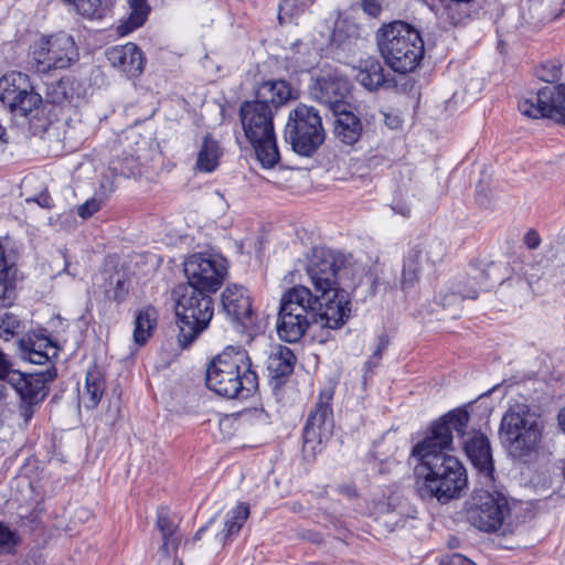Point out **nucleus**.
Wrapping results in <instances>:
<instances>
[{
    "instance_id": "f257e3e1",
    "label": "nucleus",
    "mask_w": 565,
    "mask_h": 565,
    "mask_svg": "<svg viewBox=\"0 0 565 565\" xmlns=\"http://www.w3.org/2000/svg\"><path fill=\"white\" fill-rule=\"evenodd\" d=\"M470 415L465 408H456L430 426L424 440L416 444L412 455L418 459L415 467V489L423 500L436 499L446 503L460 495L467 487V472L463 465L446 452L454 436H463Z\"/></svg>"
},
{
    "instance_id": "f03ea898",
    "label": "nucleus",
    "mask_w": 565,
    "mask_h": 565,
    "mask_svg": "<svg viewBox=\"0 0 565 565\" xmlns=\"http://www.w3.org/2000/svg\"><path fill=\"white\" fill-rule=\"evenodd\" d=\"M205 382L209 390L226 398L247 397L258 385L247 352L232 347L210 362Z\"/></svg>"
},
{
    "instance_id": "7ed1b4c3",
    "label": "nucleus",
    "mask_w": 565,
    "mask_h": 565,
    "mask_svg": "<svg viewBox=\"0 0 565 565\" xmlns=\"http://www.w3.org/2000/svg\"><path fill=\"white\" fill-rule=\"evenodd\" d=\"M376 42L385 64L396 73L415 71L424 57L419 31L401 20L383 24L376 32Z\"/></svg>"
},
{
    "instance_id": "20e7f679",
    "label": "nucleus",
    "mask_w": 565,
    "mask_h": 565,
    "mask_svg": "<svg viewBox=\"0 0 565 565\" xmlns=\"http://www.w3.org/2000/svg\"><path fill=\"white\" fill-rule=\"evenodd\" d=\"M244 135L254 148L264 168H273L280 159L274 129V110L269 104L258 100L244 102L239 107Z\"/></svg>"
},
{
    "instance_id": "39448f33",
    "label": "nucleus",
    "mask_w": 565,
    "mask_h": 565,
    "mask_svg": "<svg viewBox=\"0 0 565 565\" xmlns=\"http://www.w3.org/2000/svg\"><path fill=\"white\" fill-rule=\"evenodd\" d=\"M210 294L193 286L179 285L174 288L178 342L181 348H188L212 320L214 307Z\"/></svg>"
},
{
    "instance_id": "423d86ee",
    "label": "nucleus",
    "mask_w": 565,
    "mask_h": 565,
    "mask_svg": "<svg viewBox=\"0 0 565 565\" xmlns=\"http://www.w3.org/2000/svg\"><path fill=\"white\" fill-rule=\"evenodd\" d=\"M543 434L540 417L525 404L511 406L501 419L499 435L511 456L521 458L534 451Z\"/></svg>"
},
{
    "instance_id": "0eeeda50",
    "label": "nucleus",
    "mask_w": 565,
    "mask_h": 565,
    "mask_svg": "<svg viewBox=\"0 0 565 565\" xmlns=\"http://www.w3.org/2000/svg\"><path fill=\"white\" fill-rule=\"evenodd\" d=\"M285 139L292 150L303 157H310L323 143L326 131L319 111L305 104L297 105L288 116Z\"/></svg>"
},
{
    "instance_id": "6e6552de",
    "label": "nucleus",
    "mask_w": 565,
    "mask_h": 565,
    "mask_svg": "<svg viewBox=\"0 0 565 565\" xmlns=\"http://www.w3.org/2000/svg\"><path fill=\"white\" fill-rule=\"evenodd\" d=\"M467 521L479 531L493 533L508 525L511 508L498 491H476L466 503Z\"/></svg>"
},
{
    "instance_id": "1a4fd4ad",
    "label": "nucleus",
    "mask_w": 565,
    "mask_h": 565,
    "mask_svg": "<svg viewBox=\"0 0 565 565\" xmlns=\"http://www.w3.org/2000/svg\"><path fill=\"white\" fill-rule=\"evenodd\" d=\"M32 58L40 73L64 70L78 60L74 39L64 32L42 36L33 46Z\"/></svg>"
},
{
    "instance_id": "9d476101",
    "label": "nucleus",
    "mask_w": 565,
    "mask_h": 565,
    "mask_svg": "<svg viewBox=\"0 0 565 565\" xmlns=\"http://www.w3.org/2000/svg\"><path fill=\"white\" fill-rule=\"evenodd\" d=\"M332 397L333 393L331 391L321 392L315 408L308 415L303 428V451L306 455H316L321 450V445L332 435Z\"/></svg>"
},
{
    "instance_id": "9b49d317",
    "label": "nucleus",
    "mask_w": 565,
    "mask_h": 565,
    "mask_svg": "<svg viewBox=\"0 0 565 565\" xmlns=\"http://www.w3.org/2000/svg\"><path fill=\"white\" fill-rule=\"evenodd\" d=\"M226 273L223 259L201 253L193 254L184 262L188 281L181 286H193L200 291L212 294L221 287Z\"/></svg>"
},
{
    "instance_id": "f8f14e48",
    "label": "nucleus",
    "mask_w": 565,
    "mask_h": 565,
    "mask_svg": "<svg viewBox=\"0 0 565 565\" xmlns=\"http://www.w3.org/2000/svg\"><path fill=\"white\" fill-rule=\"evenodd\" d=\"M0 100L10 111L28 116L42 102L35 93L29 76L20 72H11L0 78Z\"/></svg>"
},
{
    "instance_id": "ddd939ff",
    "label": "nucleus",
    "mask_w": 565,
    "mask_h": 565,
    "mask_svg": "<svg viewBox=\"0 0 565 565\" xmlns=\"http://www.w3.org/2000/svg\"><path fill=\"white\" fill-rule=\"evenodd\" d=\"M519 110L529 118H550L565 125V84L539 89L519 102Z\"/></svg>"
},
{
    "instance_id": "4468645a",
    "label": "nucleus",
    "mask_w": 565,
    "mask_h": 565,
    "mask_svg": "<svg viewBox=\"0 0 565 565\" xmlns=\"http://www.w3.org/2000/svg\"><path fill=\"white\" fill-rule=\"evenodd\" d=\"M340 255L331 250L315 249L307 265V274L321 298L330 295L338 285V271L341 268Z\"/></svg>"
},
{
    "instance_id": "2eb2a0df",
    "label": "nucleus",
    "mask_w": 565,
    "mask_h": 565,
    "mask_svg": "<svg viewBox=\"0 0 565 565\" xmlns=\"http://www.w3.org/2000/svg\"><path fill=\"white\" fill-rule=\"evenodd\" d=\"M55 377L56 370L54 366L36 373L17 371L10 374L8 384L18 393L23 403L38 404L44 399L49 392L47 384Z\"/></svg>"
},
{
    "instance_id": "dca6fc26",
    "label": "nucleus",
    "mask_w": 565,
    "mask_h": 565,
    "mask_svg": "<svg viewBox=\"0 0 565 565\" xmlns=\"http://www.w3.org/2000/svg\"><path fill=\"white\" fill-rule=\"evenodd\" d=\"M467 429L468 426L463 436H458L467 457L479 471L490 475L493 471V460L488 437L481 431Z\"/></svg>"
},
{
    "instance_id": "f3484780",
    "label": "nucleus",
    "mask_w": 565,
    "mask_h": 565,
    "mask_svg": "<svg viewBox=\"0 0 565 565\" xmlns=\"http://www.w3.org/2000/svg\"><path fill=\"white\" fill-rule=\"evenodd\" d=\"M221 302L224 312L235 322L243 326L252 320L253 306L249 291L241 285L227 286L222 295Z\"/></svg>"
},
{
    "instance_id": "a211bd4d",
    "label": "nucleus",
    "mask_w": 565,
    "mask_h": 565,
    "mask_svg": "<svg viewBox=\"0 0 565 565\" xmlns=\"http://www.w3.org/2000/svg\"><path fill=\"white\" fill-rule=\"evenodd\" d=\"M106 57L111 66L120 70L129 78L138 77L145 67V56L134 43L109 47Z\"/></svg>"
},
{
    "instance_id": "6ab92c4d",
    "label": "nucleus",
    "mask_w": 565,
    "mask_h": 565,
    "mask_svg": "<svg viewBox=\"0 0 565 565\" xmlns=\"http://www.w3.org/2000/svg\"><path fill=\"white\" fill-rule=\"evenodd\" d=\"M330 294H332L331 298L329 295L322 298L324 303L321 302L320 317L317 324L329 329H338L349 319L351 306L344 290L334 289Z\"/></svg>"
},
{
    "instance_id": "aec40b11",
    "label": "nucleus",
    "mask_w": 565,
    "mask_h": 565,
    "mask_svg": "<svg viewBox=\"0 0 565 565\" xmlns=\"http://www.w3.org/2000/svg\"><path fill=\"white\" fill-rule=\"evenodd\" d=\"M347 94L348 83L341 78H319L310 88L312 98L329 106L333 113L348 107L344 103Z\"/></svg>"
},
{
    "instance_id": "412c9836",
    "label": "nucleus",
    "mask_w": 565,
    "mask_h": 565,
    "mask_svg": "<svg viewBox=\"0 0 565 565\" xmlns=\"http://www.w3.org/2000/svg\"><path fill=\"white\" fill-rule=\"evenodd\" d=\"M315 322L308 320V317L299 316L291 310L285 311L279 308L276 329L280 340L288 343L298 342Z\"/></svg>"
},
{
    "instance_id": "4be33fe9",
    "label": "nucleus",
    "mask_w": 565,
    "mask_h": 565,
    "mask_svg": "<svg viewBox=\"0 0 565 565\" xmlns=\"http://www.w3.org/2000/svg\"><path fill=\"white\" fill-rule=\"evenodd\" d=\"M333 114L335 115L333 131L337 139L347 146L358 142L363 131L360 118L348 110V107Z\"/></svg>"
},
{
    "instance_id": "5701e85b",
    "label": "nucleus",
    "mask_w": 565,
    "mask_h": 565,
    "mask_svg": "<svg viewBox=\"0 0 565 565\" xmlns=\"http://www.w3.org/2000/svg\"><path fill=\"white\" fill-rule=\"evenodd\" d=\"M21 347L24 359L33 364H45L51 356L57 354V347L47 337L29 338L22 340Z\"/></svg>"
},
{
    "instance_id": "b1692460",
    "label": "nucleus",
    "mask_w": 565,
    "mask_h": 565,
    "mask_svg": "<svg viewBox=\"0 0 565 565\" xmlns=\"http://www.w3.org/2000/svg\"><path fill=\"white\" fill-rule=\"evenodd\" d=\"M291 98L292 89L286 81H267L256 90V100L269 104L273 110Z\"/></svg>"
},
{
    "instance_id": "393cba45",
    "label": "nucleus",
    "mask_w": 565,
    "mask_h": 565,
    "mask_svg": "<svg viewBox=\"0 0 565 565\" xmlns=\"http://www.w3.org/2000/svg\"><path fill=\"white\" fill-rule=\"evenodd\" d=\"M355 79L367 90H376L385 82L384 70L376 57H367L359 62Z\"/></svg>"
},
{
    "instance_id": "a878e982",
    "label": "nucleus",
    "mask_w": 565,
    "mask_h": 565,
    "mask_svg": "<svg viewBox=\"0 0 565 565\" xmlns=\"http://www.w3.org/2000/svg\"><path fill=\"white\" fill-rule=\"evenodd\" d=\"M296 362L294 352L284 345L274 348L267 359V370L271 377L280 379L292 373Z\"/></svg>"
},
{
    "instance_id": "bb28decb",
    "label": "nucleus",
    "mask_w": 565,
    "mask_h": 565,
    "mask_svg": "<svg viewBox=\"0 0 565 565\" xmlns=\"http://www.w3.org/2000/svg\"><path fill=\"white\" fill-rule=\"evenodd\" d=\"M134 324V342L139 347L145 345L157 327V311L151 307L139 310Z\"/></svg>"
},
{
    "instance_id": "cd10ccee",
    "label": "nucleus",
    "mask_w": 565,
    "mask_h": 565,
    "mask_svg": "<svg viewBox=\"0 0 565 565\" xmlns=\"http://www.w3.org/2000/svg\"><path fill=\"white\" fill-rule=\"evenodd\" d=\"M105 379L100 371L94 366L86 373L85 388L82 393V399L86 408H95L105 392Z\"/></svg>"
},
{
    "instance_id": "c85d7f7f",
    "label": "nucleus",
    "mask_w": 565,
    "mask_h": 565,
    "mask_svg": "<svg viewBox=\"0 0 565 565\" xmlns=\"http://www.w3.org/2000/svg\"><path fill=\"white\" fill-rule=\"evenodd\" d=\"M321 295L313 296L311 290L302 285L294 286L287 289L280 299L279 307H321Z\"/></svg>"
},
{
    "instance_id": "c756f323",
    "label": "nucleus",
    "mask_w": 565,
    "mask_h": 565,
    "mask_svg": "<svg viewBox=\"0 0 565 565\" xmlns=\"http://www.w3.org/2000/svg\"><path fill=\"white\" fill-rule=\"evenodd\" d=\"M476 278H468L466 281H459L456 289L450 292L440 294L439 302L444 308L458 306L465 299H477L479 287H477Z\"/></svg>"
},
{
    "instance_id": "7c9ffc66",
    "label": "nucleus",
    "mask_w": 565,
    "mask_h": 565,
    "mask_svg": "<svg viewBox=\"0 0 565 565\" xmlns=\"http://www.w3.org/2000/svg\"><path fill=\"white\" fill-rule=\"evenodd\" d=\"M128 2L131 11L128 18L117 26V32L121 36L140 28L150 12L147 0H128Z\"/></svg>"
},
{
    "instance_id": "2f4dec72",
    "label": "nucleus",
    "mask_w": 565,
    "mask_h": 565,
    "mask_svg": "<svg viewBox=\"0 0 565 565\" xmlns=\"http://www.w3.org/2000/svg\"><path fill=\"white\" fill-rule=\"evenodd\" d=\"M157 527L162 533L161 550L163 554L170 556L177 550L180 537L175 533V525L170 521L168 512L163 508L158 511Z\"/></svg>"
},
{
    "instance_id": "473e14b6",
    "label": "nucleus",
    "mask_w": 565,
    "mask_h": 565,
    "mask_svg": "<svg viewBox=\"0 0 565 565\" xmlns=\"http://www.w3.org/2000/svg\"><path fill=\"white\" fill-rule=\"evenodd\" d=\"M220 148L216 141L206 136L198 154L196 168L201 172H212L218 166Z\"/></svg>"
},
{
    "instance_id": "72a5a7b5",
    "label": "nucleus",
    "mask_w": 565,
    "mask_h": 565,
    "mask_svg": "<svg viewBox=\"0 0 565 565\" xmlns=\"http://www.w3.org/2000/svg\"><path fill=\"white\" fill-rule=\"evenodd\" d=\"M422 250L411 249L404 260L403 273H402V287L406 289L412 287L419 279V273L422 270Z\"/></svg>"
},
{
    "instance_id": "f704fd0d",
    "label": "nucleus",
    "mask_w": 565,
    "mask_h": 565,
    "mask_svg": "<svg viewBox=\"0 0 565 565\" xmlns=\"http://www.w3.org/2000/svg\"><path fill=\"white\" fill-rule=\"evenodd\" d=\"M412 249L422 250V263L425 260L427 264L436 265L444 260L447 254V245L439 238H431L423 244L414 246Z\"/></svg>"
},
{
    "instance_id": "c9c22d12",
    "label": "nucleus",
    "mask_w": 565,
    "mask_h": 565,
    "mask_svg": "<svg viewBox=\"0 0 565 565\" xmlns=\"http://www.w3.org/2000/svg\"><path fill=\"white\" fill-rule=\"evenodd\" d=\"M46 97L50 103L62 105L72 103L74 98V82L70 78H62L47 87Z\"/></svg>"
},
{
    "instance_id": "e433bc0d",
    "label": "nucleus",
    "mask_w": 565,
    "mask_h": 565,
    "mask_svg": "<svg viewBox=\"0 0 565 565\" xmlns=\"http://www.w3.org/2000/svg\"><path fill=\"white\" fill-rule=\"evenodd\" d=\"M79 14L89 19H100L110 9L111 2L109 0H70Z\"/></svg>"
},
{
    "instance_id": "4c0bfd02",
    "label": "nucleus",
    "mask_w": 565,
    "mask_h": 565,
    "mask_svg": "<svg viewBox=\"0 0 565 565\" xmlns=\"http://www.w3.org/2000/svg\"><path fill=\"white\" fill-rule=\"evenodd\" d=\"M315 0H281L279 3L278 20L280 23L290 22L311 7Z\"/></svg>"
},
{
    "instance_id": "58836bf2",
    "label": "nucleus",
    "mask_w": 565,
    "mask_h": 565,
    "mask_svg": "<svg viewBox=\"0 0 565 565\" xmlns=\"http://www.w3.org/2000/svg\"><path fill=\"white\" fill-rule=\"evenodd\" d=\"M449 21L457 25L469 17L472 0H439Z\"/></svg>"
},
{
    "instance_id": "ea45409f",
    "label": "nucleus",
    "mask_w": 565,
    "mask_h": 565,
    "mask_svg": "<svg viewBox=\"0 0 565 565\" xmlns=\"http://www.w3.org/2000/svg\"><path fill=\"white\" fill-rule=\"evenodd\" d=\"M248 515L249 508L247 504L241 503L237 507H235L225 522V535L231 536L238 533V531L242 529L243 524L247 520Z\"/></svg>"
},
{
    "instance_id": "a19ab883",
    "label": "nucleus",
    "mask_w": 565,
    "mask_h": 565,
    "mask_svg": "<svg viewBox=\"0 0 565 565\" xmlns=\"http://www.w3.org/2000/svg\"><path fill=\"white\" fill-rule=\"evenodd\" d=\"M375 521L379 525L386 527L388 531H394L398 527H403L407 520L394 510H386L380 512Z\"/></svg>"
},
{
    "instance_id": "79ce46f5",
    "label": "nucleus",
    "mask_w": 565,
    "mask_h": 565,
    "mask_svg": "<svg viewBox=\"0 0 565 565\" xmlns=\"http://www.w3.org/2000/svg\"><path fill=\"white\" fill-rule=\"evenodd\" d=\"M19 540V535L15 531L0 523V554L13 553Z\"/></svg>"
},
{
    "instance_id": "37998d69",
    "label": "nucleus",
    "mask_w": 565,
    "mask_h": 565,
    "mask_svg": "<svg viewBox=\"0 0 565 565\" xmlns=\"http://www.w3.org/2000/svg\"><path fill=\"white\" fill-rule=\"evenodd\" d=\"M536 76L546 83H554L561 79V64L555 61L543 63L536 71Z\"/></svg>"
},
{
    "instance_id": "c03bdc74",
    "label": "nucleus",
    "mask_w": 565,
    "mask_h": 565,
    "mask_svg": "<svg viewBox=\"0 0 565 565\" xmlns=\"http://www.w3.org/2000/svg\"><path fill=\"white\" fill-rule=\"evenodd\" d=\"M20 327V320L15 316L8 313L1 319L0 337L8 341L19 332Z\"/></svg>"
},
{
    "instance_id": "a18cd8bd",
    "label": "nucleus",
    "mask_w": 565,
    "mask_h": 565,
    "mask_svg": "<svg viewBox=\"0 0 565 565\" xmlns=\"http://www.w3.org/2000/svg\"><path fill=\"white\" fill-rule=\"evenodd\" d=\"M103 205V200L97 198H92L84 202L83 204L77 206V214L86 220L90 217L94 213L100 210Z\"/></svg>"
},
{
    "instance_id": "49530a36",
    "label": "nucleus",
    "mask_w": 565,
    "mask_h": 565,
    "mask_svg": "<svg viewBox=\"0 0 565 565\" xmlns=\"http://www.w3.org/2000/svg\"><path fill=\"white\" fill-rule=\"evenodd\" d=\"M281 309H284L285 311H289L290 308L288 307H280ZM319 310H321V307H310V308H307L306 306L305 307H292L291 309V312L296 313V315H299V316H305L308 317V320L315 322V323H318L319 321Z\"/></svg>"
},
{
    "instance_id": "de8ad7c7",
    "label": "nucleus",
    "mask_w": 565,
    "mask_h": 565,
    "mask_svg": "<svg viewBox=\"0 0 565 565\" xmlns=\"http://www.w3.org/2000/svg\"><path fill=\"white\" fill-rule=\"evenodd\" d=\"M18 370H14L11 367V363L7 354L0 350V381L1 382H9L10 374L15 373Z\"/></svg>"
},
{
    "instance_id": "09e8293b",
    "label": "nucleus",
    "mask_w": 565,
    "mask_h": 565,
    "mask_svg": "<svg viewBox=\"0 0 565 565\" xmlns=\"http://www.w3.org/2000/svg\"><path fill=\"white\" fill-rule=\"evenodd\" d=\"M361 8L371 18H379L382 12L380 0H362Z\"/></svg>"
},
{
    "instance_id": "8fccbe9b",
    "label": "nucleus",
    "mask_w": 565,
    "mask_h": 565,
    "mask_svg": "<svg viewBox=\"0 0 565 565\" xmlns=\"http://www.w3.org/2000/svg\"><path fill=\"white\" fill-rule=\"evenodd\" d=\"M127 167H118L117 162H113V166L110 167V170L115 175H122L125 178H129L134 174V168L136 166L134 159H126Z\"/></svg>"
},
{
    "instance_id": "3c124183",
    "label": "nucleus",
    "mask_w": 565,
    "mask_h": 565,
    "mask_svg": "<svg viewBox=\"0 0 565 565\" xmlns=\"http://www.w3.org/2000/svg\"><path fill=\"white\" fill-rule=\"evenodd\" d=\"M441 565H476L471 559L468 557L455 553L443 561Z\"/></svg>"
},
{
    "instance_id": "603ef678",
    "label": "nucleus",
    "mask_w": 565,
    "mask_h": 565,
    "mask_svg": "<svg viewBox=\"0 0 565 565\" xmlns=\"http://www.w3.org/2000/svg\"><path fill=\"white\" fill-rule=\"evenodd\" d=\"M388 343H390V341H388L387 335H385V334L380 335L377 339V345H376L374 352L372 353L373 359L381 361L383 352L387 349Z\"/></svg>"
},
{
    "instance_id": "864d4df0",
    "label": "nucleus",
    "mask_w": 565,
    "mask_h": 565,
    "mask_svg": "<svg viewBox=\"0 0 565 565\" xmlns=\"http://www.w3.org/2000/svg\"><path fill=\"white\" fill-rule=\"evenodd\" d=\"M524 244L530 248V249H535L540 246L541 244V238H540V235L536 231L534 230H530L525 235H524Z\"/></svg>"
},
{
    "instance_id": "5fc2aeb1",
    "label": "nucleus",
    "mask_w": 565,
    "mask_h": 565,
    "mask_svg": "<svg viewBox=\"0 0 565 565\" xmlns=\"http://www.w3.org/2000/svg\"><path fill=\"white\" fill-rule=\"evenodd\" d=\"M392 210L404 217L409 216L412 211L411 204L403 201H395L392 205Z\"/></svg>"
},
{
    "instance_id": "6e6d98bb",
    "label": "nucleus",
    "mask_w": 565,
    "mask_h": 565,
    "mask_svg": "<svg viewBox=\"0 0 565 565\" xmlns=\"http://www.w3.org/2000/svg\"><path fill=\"white\" fill-rule=\"evenodd\" d=\"M384 122L391 129H397L402 126V118L396 114L385 113Z\"/></svg>"
},
{
    "instance_id": "4d7b16f0",
    "label": "nucleus",
    "mask_w": 565,
    "mask_h": 565,
    "mask_svg": "<svg viewBox=\"0 0 565 565\" xmlns=\"http://www.w3.org/2000/svg\"><path fill=\"white\" fill-rule=\"evenodd\" d=\"M379 364L380 360L373 359V355L367 359V361L364 363V381H366L367 376H371L374 373V370L379 366Z\"/></svg>"
},
{
    "instance_id": "13d9d810",
    "label": "nucleus",
    "mask_w": 565,
    "mask_h": 565,
    "mask_svg": "<svg viewBox=\"0 0 565 565\" xmlns=\"http://www.w3.org/2000/svg\"><path fill=\"white\" fill-rule=\"evenodd\" d=\"M34 404H25L23 403L21 407V416L24 418L25 423H28L33 416V406Z\"/></svg>"
},
{
    "instance_id": "bf43d9fd",
    "label": "nucleus",
    "mask_w": 565,
    "mask_h": 565,
    "mask_svg": "<svg viewBox=\"0 0 565 565\" xmlns=\"http://www.w3.org/2000/svg\"><path fill=\"white\" fill-rule=\"evenodd\" d=\"M557 469L559 470L561 472V476L563 478V483L562 486L559 487V492L563 497H565V458L564 459H561L558 462H557Z\"/></svg>"
},
{
    "instance_id": "052dcab7",
    "label": "nucleus",
    "mask_w": 565,
    "mask_h": 565,
    "mask_svg": "<svg viewBox=\"0 0 565 565\" xmlns=\"http://www.w3.org/2000/svg\"><path fill=\"white\" fill-rule=\"evenodd\" d=\"M38 204L42 207H52V199L46 194H41L36 200Z\"/></svg>"
},
{
    "instance_id": "680f3d73",
    "label": "nucleus",
    "mask_w": 565,
    "mask_h": 565,
    "mask_svg": "<svg viewBox=\"0 0 565 565\" xmlns=\"http://www.w3.org/2000/svg\"><path fill=\"white\" fill-rule=\"evenodd\" d=\"M557 422L561 430L565 433V407L558 412Z\"/></svg>"
},
{
    "instance_id": "e2e57ef3",
    "label": "nucleus",
    "mask_w": 565,
    "mask_h": 565,
    "mask_svg": "<svg viewBox=\"0 0 565 565\" xmlns=\"http://www.w3.org/2000/svg\"><path fill=\"white\" fill-rule=\"evenodd\" d=\"M6 129L0 125V151L4 149L7 140L4 139Z\"/></svg>"
},
{
    "instance_id": "0e129e2a",
    "label": "nucleus",
    "mask_w": 565,
    "mask_h": 565,
    "mask_svg": "<svg viewBox=\"0 0 565 565\" xmlns=\"http://www.w3.org/2000/svg\"><path fill=\"white\" fill-rule=\"evenodd\" d=\"M523 3H529V8L532 9L536 3H542L544 0H522Z\"/></svg>"
},
{
    "instance_id": "69168bd1",
    "label": "nucleus",
    "mask_w": 565,
    "mask_h": 565,
    "mask_svg": "<svg viewBox=\"0 0 565 565\" xmlns=\"http://www.w3.org/2000/svg\"><path fill=\"white\" fill-rule=\"evenodd\" d=\"M205 531V527H201L194 535L193 540L198 541L201 539L202 533Z\"/></svg>"
}]
</instances>
